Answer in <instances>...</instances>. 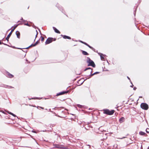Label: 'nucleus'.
I'll return each mask as SVG.
<instances>
[{"label": "nucleus", "mask_w": 149, "mask_h": 149, "mask_svg": "<svg viewBox=\"0 0 149 149\" xmlns=\"http://www.w3.org/2000/svg\"><path fill=\"white\" fill-rule=\"evenodd\" d=\"M103 113L109 115H112L115 112V111L114 110H110L108 109H104L103 110Z\"/></svg>", "instance_id": "obj_1"}, {"label": "nucleus", "mask_w": 149, "mask_h": 149, "mask_svg": "<svg viewBox=\"0 0 149 149\" xmlns=\"http://www.w3.org/2000/svg\"><path fill=\"white\" fill-rule=\"evenodd\" d=\"M87 60L86 62L88 63L87 66H91L93 68H95V65L94 61L91 60L89 57H87Z\"/></svg>", "instance_id": "obj_2"}, {"label": "nucleus", "mask_w": 149, "mask_h": 149, "mask_svg": "<svg viewBox=\"0 0 149 149\" xmlns=\"http://www.w3.org/2000/svg\"><path fill=\"white\" fill-rule=\"evenodd\" d=\"M92 73V70H91V71L90 72V74L89 75L87 76V77H88L86 78V79H85L83 81H82L81 83V84H79V85H81L83 83V82L87 79H89L90 78H91L92 76L94 75L99 74L100 73V72H96L93 74Z\"/></svg>", "instance_id": "obj_3"}, {"label": "nucleus", "mask_w": 149, "mask_h": 149, "mask_svg": "<svg viewBox=\"0 0 149 149\" xmlns=\"http://www.w3.org/2000/svg\"><path fill=\"white\" fill-rule=\"evenodd\" d=\"M56 39L52 37L48 38L45 42V45H47L52 42L53 41H56Z\"/></svg>", "instance_id": "obj_4"}, {"label": "nucleus", "mask_w": 149, "mask_h": 149, "mask_svg": "<svg viewBox=\"0 0 149 149\" xmlns=\"http://www.w3.org/2000/svg\"><path fill=\"white\" fill-rule=\"evenodd\" d=\"M140 107L141 108L145 110H147L148 109V105L145 103H141Z\"/></svg>", "instance_id": "obj_5"}, {"label": "nucleus", "mask_w": 149, "mask_h": 149, "mask_svg": "<svg viewBox=\"0 0 149 149\" xmlns=\"http://www.w3.org/2000/svg\"><path fill=\"white\" fill-rule=\"evenodd\" d=\"M70 92V91L69 90H66V91H63L60 92L58 93H57L56 94V96H58L59 95H63L65 94H66Z\"/></svg>", "instance_id": "obj_6"}, {"label": "nucleus", "mask_w": 149, "mask_h": 149, "mask_svg": "<svg viewBox=\"0 0 149 149\" xmlns=\"http://www.w3.org/2000/svg\"><path fill=\"white\" fill-rule=\"evenodd\" d=\"M56 6L58 8V9L61 11L62 13L65 14V12L64 11H63V7L59 4L57 3L56 5Z\"/></svg>", "instance_id": "obj_7"}, {"label": "nucleus", "mask_w": 149, "mask_h": 149, "mask_svg": "<svg viewBox=\"0 0 149 149\" xmlns=\"http://www.w3.org/2000/svg\"><path fill=\"white\" fill-rule=\"evenodd\" d=\"M6 76L8 78H11L14 77V75L11 74L8 71H6Z\"/></svg>", "instance_id": "obj_8"}, {"label": "nucleus", "mask_w": 149, "mask_h": 149, "mask_svg": "<svg viewBox=\"0 0 149 149\" xmlns=\"http://www.w3.org/2000/svg\"><path fill=\"white\" fill-rule=\"evenodd\" d=\"M61 36L64 39H68L70 40L71 39L70 37L65 35H63L61 34Z\"/></svg>", "instance_id": "obj_9"}, {"label": "nucleus", "mask_w": 149, "mask_h": 149, "mask_svg": "<svg viewBox=\"0 0 149 149\" xmlns=\"http://www.w3.org/2000/svg\"><path fill=\"white\" fill-rule=\"evenodd\" d=\"M13 31H12V30H11V31L10 32V33L7 35V37L6 38V40H7V41L8 42V41H9V38H10V36H11V34H12V32Z\"/></svg>", "instance_id": "obj_10"}, {"label": "nucleus", "mask_w": 149, "mask_h": 149, "mask_svg": "<svg viewBox=\"0 0 149 149\" xmlns=\"http://www.w3.org/2000/svg\"><path fill=\"white\" fill-rule=\"evenodd\" d=\"M125 118L123 117H122L119 119V122L120 123H122L124 122L125 121Z\"/></svg>", "instance_id": "obj_11"}, {"label": "nucleus", "mask_w": 149, "mask_h": 149, "mask_svg": "<svg viewBox=\"0 0 149 149\" xmlns=\"http://www.w3.org/2000/svg\"><path fill=\"white\" fill-rule=\"evenodd\" d=\"M139 134L141 136H148V135L147 134H146L145 132H143L142 131H141L139 132Z\"/></svg>", "instance_id": "obj_12"}, {"label": "nucleus", "mask_w": 149, "mask_h": 149, "mask_svg": "<svg viewBox=\"0 0 149 149\" xmlns=\"http://www.w3.org/2000/svg\"><path fill=\"white\" fill-rule=\"evenodd\" d=\"M53 29L54 30L55 32H56V33L60 34V33L61 32H60L57 29L56 27H53Z\"/></svg>", "instance_id": "obj_13"}, {"label": "nucleus", "mask_w": 149, "mask_h": 149, "mask_svg": "<svg viewBox=\"0 0 149 149\" xmlns=\"http://www.w3.org/2000/svg\"><path fill=\"white\" fill-rule=\"evenodd\" d=\"M98 54L100 56L101 59L102 60H103L104 59V57L102 56L103 54L100 52H97Z\"/></svg>", "instance_id": "obj_14"}, {"label": "nucleus", "mask_w": 149, "mask_h": 149, "mask_svg": "<svg viewBox=\"0 0 149 149\" xmlns=\"http://www.w3.org/2000/svg\"><path fill=\"white\" fill-rule=\"evenodd\" d=\"M0 87H3L6 88V87H9V88H13V87L12 86H9L8 85H6L4 84H2L1 85H0Z\"/></svg>", "instance_id": "obj_15"}, {"label": "nucleus", "mask_w": 149, "mask_h": 149, "mask_svg": "<svg viewBox=\"0 0 149 149\" xmlns=\"http://www.w3.org/2000/svg\"><path fill=\"white\" fill-rule=\"evenodd\" d=\"M6 111L8 114L11 115H12V116H13L14 117H16L17 118H18V117L15 114H14L13 113L10 112L9 111Z\"/></svg>", "instance_id": "obj_16"}, {"label": "nucleus", "mask_w": 149, "mask_h": 149, "mask_svg": "<svg viewBox=\"0 0 149 149\" xmlns=\"http://www.w3.org/2000/svg\"><path fill=\"white\" fill-rule=\"evenodd\" d=\"M15 34L17 36V38L19 39L20 38V35L19 32L18 31H17L16 32Z\"/></svg>", "instance_id": "obj_17"}, {"label": "nucleus", "mask_w": 149, "mask_h": 149, "mask_svg": "<svg viewBox=\"0 0 149 149\" xmlns=\"http://www.w3.org/2000/svg\"><path fill=\"white\" fill-rule=\"evenodd\" d=\"M81 51L82 52V53L84 55H89V54L87 53L86 51H85L81 50Z\"/></svg>", "instance_id": "obj_18"}, {"label": "nucleus", "mask_w": 149, "mask_h": 149, "mask_svg": "<svg viewBox=\"0 0 149 149\" xmlns=\"http://www.w3.org/2000/svg\"><path fill=\"white\" fill-rule=\"evenodd\" d=\"M18 26V24H16L14 25L13 26H12L10 29H9V30L10 29L12 28L13 27H14L13 28L11 29L12 31H13Z\"/></svg>", "instance_id": "obj_19"}, {"label": "nucleus", "mask_w": 149, "mask_h": 149, "mask_svg": "<svg viewBox=\"0 0 149 149\" xmlns=\"http://www.w3.org/2000/svg\"><path fill=\"white\" fill-rule=\"evenodd\" d=\"M42 99V97L40 98V97H32V98L31 99H29V100H31V99H34V100L38 99V100H40V99Z\"/></svg>", "instance_id": "obj_20"}, {"label": "nucleus", "mask_w": 149, "mask_h": 149, "mask_svg": "<svg viewBox=\"0 0 149 149\" xmlns=\"http://www.w3.org/2000/svg\"><path fill=\"white\" fill-rule=\"evenodd\" d=\"M55 148H63V149H68V148L67 147H59V145H56L55 146Z\"/></svg>", "instance_id": "obj_21"}, {"label": "nucleus", "mask_w": 149, "mask_h": 149, "mask_svg": "<svg viewBox=\"0 0 149 149\" xmlns=\"http://www.w3.org/2000/svg\"><path fill=\"white\" fill-rule=\"evenodd\" d=\"M40 39H39L37 41H36L35 43H34V45L35 46H36L37 45H38V44L40 43Z\"/></svg>", "instance_id": "obj_22"}, {"label": "nucleus", "mask_w": 149, "mask_h": 149, "mask_svg": "<svg viewBox=\"0 0 149 149\" xmlns=\"http://www.w3.org/2000/svg\"><path fill=\"white\" fill-rule=\"evenodd\" d=\"M90 69H91V70H93V69L91 68V67H88V68H86L84 70V71H86L87 70H90Z\"/></svg>", "instance_id": "obj_23"}, {"label": "nucleus", "mask_w": 149, "mask_h": 149, "mask_svg": "<svg viewBox=\"0 0 149 149\" xmlns=\"http://www.w3.org/2000/svg\"><path fill=\"white\" fill-rule=\"evenodd\" d=\"M3 140H4L3 136V135L0 134V141H2Z\"/></svg>", "instance_id": "obj_24"}, {"label": "nucleus", "mask_w": 149, "mask_h": 149, "mask_svg": "<svg viewBox=\"0 0 149 149\" xmlns=\"http://www.w3.org/2000/svg\"><path fill=\"white\" fill-rule=\"evenodd\" d=\"M137 6L136 8H135V7H134V8H135V10H134V16H135V15H136V8H137Z\"/></svg>", "instance_id": "obj_25"}, {"label": "nucleus", "mask_w": 149, "mask_h": 149, "mask_svg": "<svg viewBox=\"0 0 149 149\" xmlns=\"http://www.w3.org/2000/svg\"><path fill=\"white\" fill-rule=\"evenodd\" d=\"M77 106L78 107L80 108H82L84 106H82V105H80L79 104H77Z\"/></svg>", "instance_id": "obj_26"}, {"label": "nucleus", "mask_w": 149, "mask_h": 149, "mask_svg": "<svg viewBox=\"0 0 149 149\" xmlns=\"http://www.w3.org/2000/svg\"><path fill=\"white\" fill-rule=\"evenodd\" d=\"M40 38L41 39V41L42 42H43L44 41V39H45L42 36H41Z\"/></svg>", "instance_id": "obj_27"}, {"label": "nucleus", "mask_w": 149, "mask_h": 149, "mask_svg": "<svg viewBox=\"0 0 149 149\" xmlns=\"http://www.w3.org/2000/svg\"><path fill=\"white\" fill-rule=\"evenodd\" d=\"M24 25H26V26H31V25H30L28 23H24Z\"/></svg>", "instance_id": "obj_28"}, {"label": "nucleus", "mask_w": 149, "mask_h": 149, "mask_svg": "<svg viewBox=\"0 0 149 149\" xmlns=\"http://www.w3.org/2000/svg\"><path fill=\"white\" fill-rule=\"evenodd\" d=\"M146 131L147 133H149V128H147L146 130Z\"/></svg>", "instance_id": "obj_29"}, {"label": "nucleus", "mask_w": 149, "mask_h": 149, "mask_svg": "<svg viewBox=\"0 0 149 149\" xmlns=\"http://www.w3.org/2000/svg\"><path fill=\"white\" fill-rule=\"evenodd\" d=\"M87 46H88V47H89L91 49H93V47H91V46H90L88 44L87 45Z\"/></svg>", "instance_id": "obj_30"}, {"label": "nucleus", "mask_w": 149, "mask_h": 149, "mask_svg": "<svg viewBox=\"0 0 149 149\" xmlns=\"http://www.w3.org/2000/svg\"><path fill=\"white\" fill-rule=\"evenodd\" d=\"M59 107H55L54 108H53L52 109H57L58 110H59Z\"/></svg>", "instance_id": "obj_31"}, {"label": "nucleus", "mask_w": 149, "mask_h": 149, "mask_svg": "<svg viewBox=\"0 0 149 149\" xmlns=\"http://www.w3.org/2000/svg\"><path fill=\"white\" fill-rule=\"evenodd\" d=\"M32 26L33 28H35V29H36V28H38V27H36L35 26V25H34L33 24V25Z\"/></svg>", "instance_id": "obj_32"}, {"label": "nucleus", "mask_w": 149, "mask_h": 149, "mask_svg": "<svg viewBox=\"0 0 149 149\" xmlns=\"http://www.w3.org/2000/svg\"><path fill=\"white\" fill-rule=\"evenodd\" d=\"M35 46L34 45V44L33 43H32L29 46V47H35Z\"/></svg>", "instance_id": "obj_33"}, {"label": "nucleus", "mask_w": 149, "mask_h": 149, "mask_svg": "<svg viewBox=\"0 0 149 149\" xmlns=\"http://www.w3.org/2000/svg\"><path fill=\"white\" fill-rule=\"evenodd\" d=\"M2 44H3L4 45H7V46H8L9 47H10V46L8 45H7V44H6V43H4L3 42H2Z\"/></svg>", "instance_id": "obj_34"}, {"label": "nucleus", "mask_w": 149, "mask_h": 149, "mask_svg": "<svg viewBox=\"0 0 149 149\" xmlns=\"http://www.w3.org/2000/svg\"><path fill=\"white\" fill-rule=\"evenodd\" d=\"M11 47L13 48H14V49H17V47H15V46H10Z\"/></svg>", "instance_id": "obj_35"}, {"label": "nucleus", "mask_w": 149, "mask_h": 149, "mask_svg": "<svg viewBox=\"0 0 149 149\" xmlns=\"http://www.w3.org/2000/svg\"><path fill=\"white\" fill-rule=\"evenodd\" d=\"M78 41L82 43H83V42H84V41H81V40H78Z\"/></svg>", "instance_id": "obj_36"}, {"label": "nucleus", "mask_w": 149, "mask_h": 149, "mask_svg": "<svg viewBox=\"0 0 149 149\" xmlns=\"http://www.w3.org/2000/svg\"><path fill=\"white\" fill-rule=\"evenodd\" d=\"M83 44H84L85 45H86V46H87L88 45V44L87 43H86L84 42Z\"/></svg>", "instance_id": "obj_37"}, {"label": "nucleus", "mask_w": 149, "mask_h": 149, "mask_svg": "<svg viewBox=\"0 0 149 149\" xmlns=\"http://www.w3.org/2000/svg\"><path fill=\"white\" fill-rule=\"evenodd\" d=\"M37 29H38V31H39V32L40 33V34L41 35H42V33H41V32L40 31V29L39 28H37Z\"/></svg>", "instance_id": "obj_38"}, {"label": "nucleus", "mask_w": 149, "mask_h": 149, "mask_svg": "<svg viewBox=\"0 0 149 149\" xmlns=\"http://www.w3.org/2000/svg\"><path fill=\"white\" fill-rule=\"evenodd\" d=\"M84 124H81V127H84Z\"/></svg>", "instance_id": "obj_39"}, {"label": "nucleus", "mask_w": 149, "mask_h": 149, "mask_svg": "<svg viewBox=\"0 0 149 149\" xmlns=\"http://www.w3.org/2000/svg\"><path fill=\"white\" fill-rule=\"evenodd\" d=\"M26 21L24 19H23V20L22 21V23H24Z\"/></svg>", "instance_id": "obj_40"}, {"label": "nucleus", "mask_w": 149, "mask_h": 149, "mask_svg": "<svg viewBox=\"0 0 149 149\" xmlns=\"http://www.w3.org/2000/svg\"><path fill=\"white\" fill-rule=\"evenodd\" d=\"M17 24H18V26L20 25H21L22 24V22H21L20 23Z\"/></svg>", "instance_id": "obj_41"}, {"label": "nucleus", "mask_w": 149, "mask_h": 149, "mask_svg": "<svg viewBox=\"0 0 149 149\" xmlns=\"http://www.w3.org/2000/svg\"><path fill=\"white\" fill-rule=\"evenodd\" d=\"M32 132L34 133H36V132L35 130H33L32 131Z\"/></svg>", "instance_id": "obj_42"}, {"label": "nucleus", "mask_w": 149, "mask_h": 149, "mask_svg": "<svg viewBox=\"0 0 149 149\" xmlns=\"http://www.w3.org/2000/svg\"><path fill=\"white\" fill-rule=\"evenodd\" d=\"M91 49L93 51H94V52H96V50H95V49L94 48H93V49Z\"/></svg>", "instance_id": "obj_43"}, {"label": "nucleus", "mask_w": 149, "mask_h": 149, "mask_svg": "<svg viewBox=\"0 0 149 149\" xmlns=\"http://www.w3.org/2000/svg\"><path fill=\"white\" fill-rule=\"evenodd\" d=\"M30 47H29H29H26V48H23V49H29V48H30Z\"/></svg>", "instance_id": "obj_44"}, {"label": "nucleus", "mask_w": 149, "mask_h": 149, "mask_svg": "<svg viewBox=\"0 0 149 149\" xmlns=\"http://www.w3.org/2000/svg\"><path fill=\"white\" fill-rule=\"evenodd\" d=\"M49 111H50V112H52V113H53V111H51V109H49Z\"/></svg>", "instance_id": "obj_45"}, {"label": "nucleus", "mask_w": 149, "mask_h": 149, "mask_svg": "<svg viewBox=\"0 0 149 149\" xmlns=\"http://www.w3.org/2000/svg\"><path fill=\"white\" fill-rule=\"evenodd\" d=\"M38 35V34H36V36H35V39L34 40V42L35 41L36 39V38L37 37V36Z\"/></svg>", "instance_id": "obj_46"}, {"label": "nucleus", "mask_w": 149, "mask_h": 149, "mask_svg": "<svg viewBox=\"0 0 149 149\" xmlns=\"http://www.w3.org/2000/svg\"><path fill=\"white\" fill-rule=\"evenodd\" d=\"M136 88L135 87H134V88H133V90L134 91L136 90Z\"/></svg>", "instance_id": "obj_47"}, {"label": "nucleus", "mask_w": 149, "mask_h": 149, "mask_svg": "<svg viewBox=\"0 0 149 149\" xmlns=\"http://www.w3.org/2000/svg\"><path fill=\"white\" fill-rule=\"evenodd\" d=\"M0 111L1 112L5 114V112L2 110L1 111Z\"/></svg>", "instance_id": "obj_48"}, {"label": "nucleus", "mask_w": 149, "mask_h": 149, "mask_svg": "<svg viewBox=\"0 0 149 149\" xmlns=\"http://www.w3.org/2000/svg\"><path fill=\"white\" fill-rule=\"evenodd\" d=\"M54 113V114H55V116H57V115L56 113L54 112H53V113Z\"/></svg>", "instance_id": "obj_49"}, {"label": "nucleus", "mask_w": 149, "mask_h": 149, "mask_svg": "<svg viewBox=\"0 0 149 149\" xmlns=\"http://www.w3.org/2000/svg\"><path fill=\"white\" fill-rule=\"evenodd\" d=\"M126 136H124V137H122V138H121L120 139H124V138H126Z\"/></svg>", "instance_id": "obj_50"}, {"label": "nucleus", "mask_w": 149, "mask_h": 149, "mask_svg": "<svg viewBox=\"0 0 149 149\" xmlns=\"http://www.w3.org/2000/svg\"><path fill=\"white\" fill-rule=\"evenodd\" d=\"M133 86H134L133 85V84H132V85H131L130 86V87H132H132H133Z\"/></svg>", "instance_id": "obj_51"}, {"label": "nucleus", "mask_w": 149, "mask_h": 149, "mask_svg": "<svg viewBox=\"0 0 149 149\" xmlns=\"http://www.w3.org/2000/svg\"><path fill=\"white\" fill-rule=\"evenodd\" d=\"M40 108H41V109H44V108L43 107H40Z\"/></svg>", "instance_id": "obj_52"}, {"label": "nucleus", "mask_w": 149, "mask_h": 149, "mask_svg": "<svg viewBox=\"0 0 149 149\" xmlns=\"http://www.w3.org/2000/svg\"><path fill=\"white\" fill-rule=\"evenodd\" d=\"M141 0H139V1H138L139 2H138V3H139H139H141Z\"/></svg>", "instance_id": "obj_53"}, {"label": "nucleus", "mask_w": 149, "mask_h": 149, "mask_svg": "<svg viewBox=\"0 0 149 149\" xmlns=\"http://www.w3.org/2000/svg\"><path fill=\"white\" fill-rule=\"evenodd\" d=\"M127 78L129 80H130V81L131 80L130 78L128 76L127 77Z\"/></svg>", "instance_id": "obj_54"}, {"label": "nucleus", "mask_w": 149, "mask_h": 149, "mask_svg": "<svg viewBox=\"0 0 149 149\" xmlns=\"http://www.w3.org/2000/svg\"><path fill=\"white\" fill-rule=\"evenodd\" d=\"M17 49H23V48H18V47H17Z\"/></svg>", "instance_id": "obj_55"}, {"label": "nucleus", "mask_w": 149, "mask_h": 149, "mask_svg": "<svg viewBox=\"0 0 149 149\" xmlns=\"http://www.w3.org/2000/svg\"><path fill=\"white\" fill-rule=\"evenodd\" d=\"M36 34H38V32L36 30Z\"/></svg>", "instance_id": "obj_56"}, {"label": "nucleus", "mask_w": 149, "mask_h": 149, "mask_svg": "<svg viewBox=\"0 0 149 149\" xmlns=\"http://www.w3.org/2000/svg\"><path fill=\"white\" fill-rule=\"evenodd\" d=\"M83 107H84V108H87V107H86V106H85Z\"/></svg>", "instance_id": "obj_57"}, {"label": "nucleus", "mask_w": 149, "mask_h": 149, "mask_svg": "<svg viewBox=\"0 0 149 149\" xmlns=\"http://www.w3.org/2000/svg\"><path fill=\"white\" fill-rule=\"evenodd\" d=\"M80 81V80H79V81H77V83L79 84L80 83H79V82Z\"/></svg>", "instance_id": "obj_58"}, {"label": "nucleus", "mask_w": 149, "mask_h": 149, "mask_svg": "<svg viewBox=\"0 0 149 149\" xmlns=\"http://www.w3.org/2000/svg\"><path fill=\"white\" fill-rule=\"evenodd\" d=\"M104 57V56H106V55L105 54H103L102 55Z\"/></svg>", "instance_id": "obj_59"}, {"label": "nucleus", "mask_w": 149, "mask_h": 149, "mask_svg": "<svg viewBox=\"0 0 149 149\" xmlns=\"http://www.w3.org/2000/svg\"><path fill=\"white\" fill-rule=\"evenodd\" d=\"M2 44V42H1V40H0V45H1Z\"/></svg>", "instance_id": "obj_60"}, {"label": "nucleus", "mask_w": 149, "mask_h": 149, "mask_svg": "<svg viewBox=\"0 0 149 149\" xmlns=\"http://www.w3.org/2000/svg\"><path fill=\"white\" fill-rule=\"evenodd\" d=\"M23 19V18L22 17L20 19V20H22V21Z\"/></svg>", "instance_id": "obj_61"}, {"label": "nucleus", "mask_w": 149, "mask_h": 149, "mask_svg": "<svg viewBox=\"0 0 149 149\" xmlns=\"http://www.w3.org/2000/svg\"><path fill=\"white\" fill-rule=\"evenodd\" d=\"M57 116H58V117H61L60 116H59L58 115H57Z\"/></svg>", "instance_id": "obj_62"}, {"label": "nucleus", "mask_w": 149, "mask_h": 149, "mask_svg": "<svg viewBox=\"0 0 149 149\" xmlns=\"http://www.w3.org/2000/svg\"><path fill=\"white\" fill-rule=\"evenodd\" d=\"M139 97L140 98H142V96H140Z\"/></svg>", "instance_id": "obj_63"}, {"label": "nucleus", "mask_w": 149, "mask_h": 149, "mask_svg": "<svg viewBox=\"0 0 149 149\" xmlns=\"http://www.w3.org/2000/svg\"><path fill=\"white\" fill-rule=\"evenodd\" d=\"M23 52H27V50L24 51L23 50Z\"/></svg>", "instance_id": "obj_64"}]
</instances>
